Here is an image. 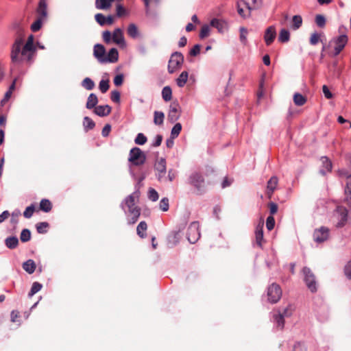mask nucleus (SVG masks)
<instances>
[{"mask_svg": "<svg viewBox=\"0 0 351 351\" xmlns=\"http://www.w3.org/2000/svg\"><path fill=\"white\" fill-rule=\"evenodd\" d=\"M276 36V27L274 25L269 26L265 30L264 40L267 46L270 45Z\"/></svg>", "mask_w": 351, "mask_h": 351, "instance_id": "16", "label": "nucleus"}, {"mask_svg": "<svg viewBox=\"0 0 351 351\" xmlns=\"http://www.w3.org/2000/svg\"><path fill=\"white\" fill-rule=\"evenodd\" d=\"M162 97L165 101H169L172 99V90L170 86H166L162 88Z\"/></svg>", "mask_w": 351, "mask_h": 351, "instance_id": "34", "label": "nucleus"}, {"mask_svg": "<svg viewBox=\"0 0 351 351\" xmlns=\"http://www.w3.org/2000/svg\"><path fill=\"white\" fill-rule=\"evenodd\" d=\"M189 182L193 186L199 193L204 191L205 181L204 176L199 172L192 173L189 178Z\"/></svg>", "mask_w": 351, "mask_h": 351, "instance_id": "6", "label": "nucleus"}, {"mask_svg": "<svg viewBox=\"0 0 351 351\" xmlns=\"http://www.w3.org/2000/svg\"><path fill=\"white\" fill-rule=\"evenodd\" d=\"M93 56L99 63H106V49L101 44H96L94 45Z\"/></svg>", "mask_w": 351, "mask_h": 351, "instance_id": "13", "label": "nucleus"}, {"mask_svg": "<svg viewBox=\"0 0 351 351\" xmlns=\"http://www.w3.org/2000/svg\"><path fill=\"white\" fill-rule=\"evenodd\" d=\"M5 244L9 249H15L19 245V239L15 236L9 237L5 239Z\"/></svg>", "mask_w": 351, "mask_h": 351, "instance_id": "28", "label": "nucleus"}, {"mask_svg": "<svg viewBox=\"0 0 351 351\" xmlns=\"http://www.w3.org/2000/svg\"><path fill=\"white\" fill-rule=\"evenodd\" d=\"M159 195L158 192L152 188H150L148 191V198L152 202H156L158 199Z\"/></svg>", "mask_w": 351, "mask_h": 351, "instance_id": "50", "label": "nucleus"}, {"mask_svg": "<svg viewBox=\"0 0 351 351\" xmlns=\"http://www.w3.org/2000/svg\"><path fill=\"white\" fill-rule=\"evenodd\" d=\"M95 19L97 23H99L101 26H104L106 25V16L101 13H97L95 15Z\"/></svg>", "mask_w": 351, "mask_h": 351, "instance_id": "53", "label": "nucleus"}, {"mask_svg": "<svg viewBox=\"0 0 351 351\" xmlns=\"http://www.w3.org/2000/svg\"><path fill=\"white\" fill-rule=\"evenodd\" d=\"M182 130V125L180 123H176L171 131V136L172 138H177Z\"/></svg>", "mask_w": 351, "mask_h": 351, "instance_id": "45", "label": "nucleus"}, {"mask_svg": "<svg viewBox=\"0 0 351 351\" xmlns=\"http://www.w3.org/2000/svg\"><path fill=\"white\" fill-rule=\"evenodd\" d=\"M109 80H101L99 84V88L102 93H105L109 89Z\"/></svg>", "mask_w": 351, "mask_h": 351, "instance_id": "48", "label": "nucleus"}, {"mask_svg": "<svg viewBox=\"0 0 351 351\" xmlns=\"http://www.w3.org/2000/svg\"><path fill=\"white\" fill-rule=\"evenodd\" d=\"M111 110L109 105L97 106L94 108V112L99 117H106L110 113Z\"/></svg>", "mask_w": 351, "mask_h": 351, "instance_id": "19", "label": "nucleus"}, {"mask_svg": "<svg viewBox=\"0 0 351 351\" xmlns=\"http://www.w3.org/2000/svg\"><path fill=\"white\" fill-rule=\"evenodd\" d=\"M140 184L141 182L138 181L136 185V191L128 195L121 204V208L128 216V223L130 224L136 223L141 215L140 208L135 206V198H138L140 194L138 190Z\"/></svg>", "mask_w": 351, "mask_h": 351, "instance_id": "2", "label": "nucleus"}, {"mask_svg": "<svg viewBox=\"0 0 351 351\" xmlns=\"http://www.w3.org/2000/svg\"><path fill=\"white\" fill-rule=\"evenodd\" d=\"M49 227L47 222H40L36 224V230L39 234H45L47 232V228Z\"/></svg>", "mask_w": 351, "mask_h": 351, "instance_id": "46", "label": "nucleus"}, {"mask_svg": "<svg viewBox=\"0 0 351 351\" xmlns=\"http://www.w3.org/2000/svg\"><path fill=\"white\" fill-rule=\"evenodd\" d=\"M123 78H124L123 74L120 73V74L117 75L114 77V80H113L114 85L116 86H121L123 82Z\"/></svg>", "mask_w": 351, "mask_h": 351, "instance_id": "59", "label": "nucleus"}, {"mask_svg": "<svg viewBox=\"0 0 351 351\" xmlns=\"http://www.w3.org/2000/svg\"><path fill=\"white\" fill-rule=\"evenodd\" d=\"M272 320L276 328L282 330L285 326V318L276 312L273 313Z\"/></svg>", "mask_w": 351, "mask_h": 351, "instance_id": "20", "label": "nucleus"}, {"mask_svg": "<svg viewBox=\"0 0 351 351\" xmlns=\"http://www.w3.org/2000/svg\"><path fill=\"white\" fill-rule=\"evenodd\" d=\"M147 228V226L146 222L143 221H141L136 228L137 234L141 238L145 237L146 234L145 232L146 231Z\"/></svg>", "mask_w": 351, "mask_h": 351, "instance_id": "36", "label": "nucleus"}, {"mask_svg": "<svg viewBox=\"0 0 351 351\" xmlns=\"http://www.w3.org/2000/svg\"><path fill=\"white\" fill-rule=\"evenodd\" d=\"M304 275V281L308 289L312 292L315 293L317 290V283L315 274L309 267H304L302 269Z\"/></svg>", "mask_w": 351, "mask_h": 351, "instance_id": "4", "label": "nucleus"}, {"mask_svg": "<svg viewBox=\"0 0 351 351\" xmlns=\"http://www.w3.org/2000/svg\"><path fill=\"white\" fill-rule=\"evenodd\" d=\"M189 78V73L186 71H182L176 79V84L178 87L184 86Z\"/></svg>", "mask_w": 351, "mask_h": 351, "instance_id": "30", "label": "nucleus"}, {"mask_svg": "<svg viewBox=\"0 0 351 351\" xmlns=\"http://www.w3.org/2000/svg\"><path fill=\"white\" fill-rule=\"evenodd\" d=\"M52 208V204L49 199H43L40 202V209L45 213L49 212Z\"/></svg>", "mask_w": 351, "mask_h": 351, "instance_id": "37", "label": "nucleus"}, {"mask_svg": "<svg viewBox=\"0 0 351 351\" xmlns=\"http://www.w3.org/2000/svg\"><path fill=\"white\" fill-rule=\"evenodd\" d=\"M210 25L217 29L218 32L220 33H223L228 28L226 22L219 19H212Z\"/></svg>", "mask_w": 351, "mask_h": 351, "instance_id": "18", "label": "nucleus"}, {"mask_svg": "<svg viewBox=\"0 0 351 351\" xmlns=\"http://www.w3.org/2000/svg\"><path fill=\"white\" fill-rule=\"evenodd\" d=\"M31 239V232L29 229L25 228L23 229L20 235V239L22 242L25 243L30 240Z\"/></svg>", "mask_w": 351, "mask_h": 351, "instance_id": "44", "label": "nucleus"}, {"mask_svg": "<svg viewBox=\"0 0 351 351\" xmlns=\"http://www.w3.org/2000/svg\"><path fill=\"white\" fill-rule=\"evenodd\" d=\"M321 160L322 162L323 168L319 171L320 173L325 175L327 172H329L332 169V162L326 156L322 157Z\"/></svg>", "mask_w": 351, "mask_h": 351, "instance_id": "23", "label": "nucleus"}, {"mask_svg": "<svg viewBox=\"0 0 351 351\" xmlns=\"http://www.w3.org/2000/svg\"><path fill=\"white\" fill-rule=\"evenodd\" d=\"M45 19H43V18H40V17H38L35 21L34 23H33L31 25V29L33 31V32H37L38 31L41 27H42V24H43V20Z\"/></svg>", "mask_w": 351, "mask_h": 351, "instance_id": "47", "label": "nucleus"}, {"mask_svg": "<svg viewBox=\"0 0 351 351\" xmlns=\"http://www.w3.org/2000/svg\"><path fill=\"white\" fill-rule=\"evenodd\" d=\"M210 34V27L208 25H204L199 32V38L203 39L209 36Z\"/></svg>", "mask_w": 351, "mask_h": 351, "instance_id": "51", "label": "nucleus"}, {"mask_svg": "<svg viewBox=\"0 0 351 351\" xmlns=\"http://www.w3.org/2000/svg\"><path fill=\"white\" fill-rule=\"evenodd\" d=\"M111 7L108 0H95V8L98 10H106Z\"/></svg>", "mask_w": 351, "mask_h": 351, "instance_id": "32", "label": "nucleus"}, {"mask_svg": "<svg viewBox=\"0 0 351 351\" xmlns=\"http://www.w3.org/2000/svg\"><path fill=\"white\" fill-rule=\"evenodd\" d=\"M36 12L38 17L46 19L47 16V3L45 2L38 3Z\"/></svg>", "mask_w": 351, "mask_h": 351, "instance_id": "29", "label": "nucleus"}, {"mask_svg": "<svg viewBox=\"0 0 351 351\" xmlns=\"http://www.w3.org/2000/svg\"><path fill=\"white\" fill-rule=\"evenodd\" d=\"M128 160L135 166H140L145 162L146 155L139 147H135L130 149Z\"/></svg>", "mask_w": 351, "mask_h": 351, "instance_id": "3", "label": "nucleus"}, {"mask_svg": "<svg viewBox=\"0 0 351 351\" xmlns=\"http://www.w3.org/2000/svg\"><path fill=\"white\" fill-rule=\"evenodd\" d=\"M22 267L27 273L32 274L35 271L36 265L32 259H28L23 263Z\"/></svg>", "mask_w": 351, "mask_h": 351, "instance_id": "21", "label": "nucleus"}, {"mask_svg": "<svg viewBox=\"0 0 351 351\" xmlns=\"http://www.w3.org/2000/svg\"><path fill=\"white\" fill-rule=\"evenodd\" d=\"M347 183L345 189L346 198L345 201L347 204L351 205V175L346 176Z\"/></svg>", "mask_w": 351, "mask_h": 351, "instance_id": "25", "label": "nucleus"}, {"mask_svg": "<svg viewBox=\"0 0 351 351\" xmlns=\"http://www.w3.org/2000/svg\"><path fill=\"white\" fill-rule=\"evenodd\" d=\"M332 42L335 43V49L333 56H337L345 47L348 43V37L346 35H340L338 37L333 39Z\"/></svg>", "mask_w": 351, "mask_h": 351, "instance_id": "11", "label": "nucleus"}, {"mask_svg": "<svg viewBox=\"0 0 351 351\" xmlns=\"http://www.w3.org/2000/svg\"><path fill=\"white\" fill-rule=\"evenodd\" d=\"M184 62V56L182 53L176 51L170 57L168 64V72L173 73L180 69Z\"/></svg>", "mask_w": 351, "mask_h": 351, "instance_id": "5", "label": "nucleus"}, {"mask_svg": "<svg viewBox=\"0 0 351 351\" xmlns=\"http://www.w3.org/2000/svg\"><path fill=\"white\" fill-rule=\"evenodd\" d=\"M102 38L105 43H109L112 40V34L110 31H104L102 33Z\"/></svg>", "mask_w": 351, "mask_h": 351, "instance_id": "60", "label": "nucleus"}, {"mask_svg": "<svg viewBox=\"0 0 351 351\" xmlns=\"http://www.w3.org/2000/svg\"><path fill=\"white\" fill-rule=\"evenodd\" d=\"M34 38L32 34L28 36L27 40L24 44V38L18 36L12 45L11 49V72L14 69V66L21 64L23 62H25L28 64L34 62V57L36 53V47L34 45Z\"/></svg>", "mask_w": 351, "mask_h": 351, "instance_id": "1", "label": "nucleus"}, {"mask_svg": "<svg viewBox=\"0 0 351 351\" xmlns=\"http://www.w3.org/2000/svg\"><path fill=\"white\" fill-rule=\"evenodd\" d=\"M293 351H306V349L304 344L298 342L294 345Z\"/></svg>", "mask_w": 351, "mask_h": 351, "instance_id": "64", "label": "nucleus"}, {"mask_svg": "<svg viewBox=\"0 0 351 351\" xmlns=\"http://www.w3.org/2000/svg\"><path fill=\"white\" fill-rule=\"evenodd\" d=\"M278 178L276 176L271 177L267 182V193L271 195L276 189L278 184Z\"/></svg>", "mask_w": 351, "mask_h": 351, "instance_id": "27", "label": "nucleus"}, {"mask_svg": "<svg viewBox=\"0 0 351 351\" xmlns=\"http://www.w3.org/2000/svg\"><path fill=\"white\" fill-rule=\"evenodd\" d=\"M201 45L199 44L195 45L190 50L189 54L191 56H196L200 53Z\"/></svg>", "mask_w": 351, "mask_h": 351, "instance_id": "61", "label": "nucleus"}, {"mask_svg": "<svg viewBox=\"0 0 351 351\" xmlns=\"http://www.w3.org/2000/svg\"><path fill=\"white\" fill-rule=\"evenodd\" d=\"M160 208L162 211H167L169 209V199L163 197L160 202Z\"/></svg>", "mask_w": 351, "mask_h": 351, "instance_id": "56", "label": "nucleus"}, {"mask_svg": "<svg viewBox=\"0 0 351 351\" xmlns=\"http://www.w3.org/2000/svg\"><path fill=\"white\" fill-rule=\"evenodd\" d=\"M82 86L87 90H91L95 87V82L90 77H85L82 82Z\"/></svg>", "mask_w": 351, "mask_h": 351, "instance_id": "38", "label": "nucleus"}, {"mask_svg": "<svg viewBox=\"0 0 351 351\" xmlns=\"http://www.w3.org/2000/svg\"><path fill=\"white\" fill-rule=\"evenodd\" d=\"M147 141V137L143 133H138L134 139L135 143L139 145L145 144Z\"/></svg>", "mask_w": 351, "mask_h": 351, "instance_id": "49", "label": "nucleus"}, {"mask_svg": "<svg viewBox=\"0 0 351 351\" xmlns=\"http://www.w3.org/2000/svg\"><path fill=\"white\" fill-rule=\"evenodd\" d=\"M263 226L264 220L263 218H261L255 230L256 244L261 248H262L264 242Z\"/></svg>", "mask_w": 351, "mask_h": 351, "instance_id": "14", "label": "nucleus"}, {"mask_svg": "<svg viewBox=\"0 0 351 351\" xmlns=\"http://www.w3.org/2000/svg\"><path fill=\"white\" fill-rule=\"evenodd\" d=\"M165 114L161 111H155L154 113V123L157 125H160L163 123Z\"/></svg>", "mask_w": 351, "mask_h": 351, "instance_id": "35", "label": "nucleus"}, {"mask_svg": "<svg viewBox=\"0 0 351 351\" xmlns=\"http://www.w3.org/2000/svg\"><path fill=\"white\" fill-rule=\"evenodd\" d=\"M293 101L296 106H303L306 102V99L300 93H296L293 95Z\"/></svg>", "mask_w": 351, "mask_h": 351, "instance_id": "40", "label": "nucleus"}, {"mask_svg": "<svg viewBox=\"0 0 351 351\" xmlns=\"http://www.w3.org/2000/svg\"><path fill=\"white\" fill-rule=\"evenodd\" d=\"M268 300L271 303H276L282 296V290L280 286L272 283L267 289Z\"/></svg>", "mask_w": 351, "mask_h": 351, "instance_id": "8", "label": "nucleus"}, {"mask_svg": "<svg viewBox=\"0 0 351 351\" xmlns=\"http://www.w3.org/2000/svg\"><path fill=\"white\" fill-rule=\"evenodd\" d=\"M127 32H128V34L129 35V36H130L132 38H136L139 35V32H138V27L134 23H131L128 25Z\"/></svg>", "mask_w": 351, "mask_h": 351, "instance_id": "31", "label": "nucleus"}, {"mask_svg": "<svg viewBox=\"0 0 351 351\" xmlns=\"http://www.w3.org/2000/svg\"><path fill=\"white\" fill-rule=\"evenodd\" d=\"M247 30L245 27L240 28V40L243 44H245L247 42Z\"/></svg>", "mask_w": 351, "mask_h": 351, "instance_id": "62", "label": "nucleus"}, {"mask_svg": "<svg viewBox=\"0 0 351 351\" xmlns=\"http://www.w3.org/2000/svg\"><path fill=\"white\" fill-rule=\"evenodd\" d=\"M120 96V92L117 90H114L111 92L110 99L113 102L119 103Z\"/></svg>", "mask_w": 351, "mask_h": 351, "instance_id": "57", "label": "nucleus"}, {"mask_svg": "<svg viewBox=\"0 0 351 351\" xmlns=\"http://www.w3.org/2000/svg\"><path fill=\"white\" fill-rule=\"evenodd\" d=\"M119 59V53L117 49L112 48L109 50L107 56L106 55V63L110 62L114 63L116 62Z\"/></svg>", "mask_w": 351, "mask_h": 351, "instance_id": "22", "label": "nucleus"}, {"mask_svg": "<svg viewBox=\"0 0 351 351\" xmlns=\"http://www.w3.org/2000/svg\"><path fill=\"white\" fill-rule=\"evenodd\" d=\"M245 7L248 10V14L250 12L251 8L248 3L246 1L241 0L237 2V11L239 15H241L243 17L246 16V14L245 13L243 8Z\"/></svg>", "mask_w": 351, "mask_h": 351, "instance_id": "26", "label": "nucleus"}, {"mask_svg": "<svg viewBox=\"0 0 351 351\" xmlns=\"http://www.w3.org/2000/svg\"><path fill=\"white\" fill-rule=\"evenodd\" d=\"M278 314H280L282 315L283 318L291 317L293 313V308L291 305L287 306L286 308H283L282 311L278 310L276 312Z\"/></svg>", "mask_w": 351, "mask_h": 351, "instance_id": "43", "label": "nucleus"}, {"mask_svg": "<svg viewBox=\"0 0 351 351\" xmlns=\"http://www.w3.org/2000/svg\"><path fill=\"white\" fill-rule=\"evenodd\" d=\"M344 272L346 276L351 279V261H350L345 266Z\"/></svg>", "mask_w": 351, "mask_h": 351, "instance_id": "63", "label": "nucleus"}, {"mask_svg": "<svg viewBox=\"0 0 351 351\" xmlns=\"http://www.w3.org/2000/svg\"><path fill=\"white\" fill-rule=\"evenodd\" d=\"M319 40H320V35L317 32H314L313 34H311L309 42H310L311 45H316L318 43V42L319 41Z\"/></svg>", "mask_w": 351, "mask_h": 351, "instance_id": "58", "label": "nucleus"}, {"mask_svg": "<svg viewBox=\"0 0 351 351\" xmlns=\"http://www.w3.org/2000/svg\"><path fill=\"white\" fill-rule=\"evenodd\" d=\"M43 288V285L38 282H33L30 291L28 293V297L32 298L34 294L38 293Z\"/></svg>", "mask_w": 351, "mask_h": 351, "instance_id": "41", "label": "nucleus"}, {"mask_svg": "<svg viewBox=\"0 0 351 351\" xmlns=\"http://www.w3.org/2000/svg\"><path fill=\"white\" fill-rule=\"evenodd\" d=\"M112 40L122 47L125 46L123 32L120 28H117L114 30L112 33Z\"/></svg>", "mask_w": 351, "mask_h": 351, "instance_id": "17", "label": "nucleus"}, {"mask_svg": "<svg viewBox=\"0 0 351 351\" xmlns=\"http://www.w3.org/2000/svg\"><path fill=\"white\" fill-rule=\"evenodd\" d=\"M290 39V33L286 29H282L278 36V41L282 43H287Z\"/></svg>", "mask_w": 351, "mask_h": 351, "instance_id": "33", "label": "nucleus"}, {"mask_svg": "<svg viewBox=\"0 0 351 351\" xmlns=\"http://www.w3.org/2000/svg\"><path fill=\"white\" fill-rule=\"evenodd\" d=\"M329 229L327 227L322 226L313 232V240L317 243H322L328 240L329 237Z\"/></svg>", "mask_w": 351, "mask_h": 351, "instance_id": "9", "label": "nucleus"}, {"mask_svg": "<svg viewBox=\"0 0 351 351\" xmlns=\"http://www.w3.org/2000/svg\"><path fill=\"white\" fill-rule=\"evenodd\" d=\"M274 226H275V219H274V217L269 216L266 220V227H267V230L269 231L273 230L274 228Z\"/></svg>", "mask_w": 351, "mask_h": 351, "instance_id": "55", "label": "nucleus"}, {"mask_svg": "<svg viewBox=\"0 0 351 351\" xmlns=\"http://www.w3.org/2000/svg\"><path fill=\"white\" fill-rule=\"evenodd\" d=\"M83 125L86 131L92 130L95 126V122L88 117H85L83 120Z\"/></svg>", "mask_w": 351, "mask_h": 351, "instance_id": "42", "label": "nucleus"}, {"mask_svg": "<svg viewBox=\"0 0 351 351\" xmlns=\"http://www.w3.org/2000/svg\"><path fill=\"white\" fill-rule=\"evenodd\" d=\"M154 169L157 171V179L158 181H162L167 172L166 160L164 158L158 159L154 165Z\"/></svg>", "mask_w": 351, "mask_h": 351, "instance_id": "10", "label": "nucleus"}, {"mask_svg": "<svg viewBox=\"0 0 351 351\" xmlns=\"http://www.w3.org/2000/svg\"><path fill=\"white\" fill-rule=\"evenodd\" d=\"M302 24V18L300 15H295L292 18L291 28L294 30L298 29Z\"/></svg>", "mask_w": 351, "mask_h": 351, "instance_id": "39", "label": "nucleus"}, {"mask_svg": "<svg viewBox=\"0 0 351 351\" xmlns=\"http://www.w3.org/2000/svg\"><path fill=\"white\" fill-rule=\"evenodd\" d=\"M336 211L338 214L339 220L337 224V227L341 228L346 224L348 220V211L346 208L343 206H338Z\"/></svg>", "mask_w": 351, "mask_h": 351, "instance_id": "15", "label": "nucleus"}, {"mask_svg": "<svg viewBox=\"0 0 351 351\" xmlns=\"http://www.w3.org/2000/svg\"><path fill=\"white\" fill-rule=\"evenodd\" d=\"M97 96L95 93H90L87 98L86 108L89 110L95 108L97 106Z\"/></svg>", "mask_w": 351, "mask_h": 351, "instance_id": "24", "label": "nucleus"}, {"mask_svg": "<svg viewBox=\"0 0 351 351\" xmlns=\"http://www.w3.org/2000/svg\"><path fill=\"white\" fill-rule=\"evenodd\" d=\"M34 211V206L32 204L26 208L25 210L23 212V216L25 218L29 219L32 216Z\"/></svg>", "mask_w": 351, "mask_h": 351, "instance_id": "54", "label": "nucleus"}, {"mask_svg": "<svg viewBox=\"0 0 351 351\" xmlns=\"http://www.w3.org/2000/svg\"><path fill=\"white\" fill-rule=\"evenodd\" d=\"M200 237L199 224L193 221L188 228L187 239L191 243H196Z\"/></svg>", "mask_w": 351, "mask_h": 351, "instance_id": "7", "label": "nucleus"}, {"mask_svg": "<svg viewBox=\"0 0 351 351\" xmlns=\"http://www.w3.org/2000/svg\"><path fill=\"white\" fill-rule=\"evenodd\" d=\"M180 117V109L178 103H173L170 105L168 113V120L170 123H173L177 121Z\"/></svg>", "mask_w": 351, "mask_h": 351, "instance_id": "12", "label": "nucleus"}, {"mask_svg": "<svg viewBox=\"0 0 351 351\" xmlns=\"http://www.w3.org/2000/svg\"><path fill=\"white\" fill-rule=\"evenodd\" d=\"M315 23L319 27H324L326 25V19L322 14H317L315 16Z\"/></svg>", "mask_w": 351, "mask_h": 351, "instance_id": "52", "label": "nucleus"}]
</instances>
